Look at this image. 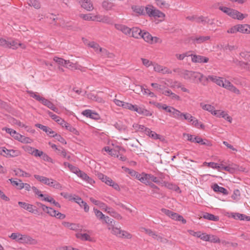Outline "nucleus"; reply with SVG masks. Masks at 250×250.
<instances>
[{
	"label": "nucleus",
	"instance_id": "1",
	"mask_svg": "<svg viewBox=\"0 0 250 250\" xmlns=\"http://www.w3.org/2000/svg\"><path fill=\"white\" fill-rule=\"evenodd\" d=\"M184 74L183 78L187 80L192 81L193 83L197 82L198 80L199 82L203 84V82L204 80L205 76L198 72L190 71L185 69L183 71Z\"/></svg>",
	"mask_w": 250,
	"mask_h": 250
},
{
	"label": "nucleus",
	"instance_id": "2",
	"mask_svg": "<svg viewBox=\"0 0 250 250\" xmlns=\"http://www.w3.org/2000/svg\"><path fill=\"white\" fill-rule=\"evenodd\" d=\"M28 92L31 97L34 98L37 101L40 102L44 105L47 106L48 108L57 113L59 114L60 113L59 109L55 107L54 104L48 100L40 96L37 93L32 91H28Z\"/></svg>",
	"mask_w": 250,
	"mask_h": 250
},
{
	"label": "nucleus",
	"instance_id": "3",
	"mask_svg": "<svg viewBox=\"0 0 250 250\" xmlns=\"http://www.w3.org/2000/svg\"><path fill=\"white\" fill-rule=\"evenodd\" d=\"M161 211L163 213L174 220L181 221L184 224H186L187 222L186 220L182 215H179L177 213L174 212L166 208H162Z\"/></svg>",
	"mask_w": 250,
	"mask_h": 250
},
{
	"label": "nucleus",
	"instance_id": "4",
	"mask_svg": "<svg viewBox=\"0 0 250 250\" xmlns=\"http://www.w3.org/2000/svg\"><path fill=\"white\" fill-rule=\"evenodd\" d=\"M208 81H211L216 83L217 85L221 86H222L224 82V81H223V78L221 77L213 75H209L208 77L205 76L204 80L203 82V85H207Z\"/></svg>",
	"mask_w": 250,
	"mask_h": 250
},
{
	"label": "nucleus",
	"instance_id": "5",
	"mask_svg": "<svg viewBox=\"0 0 250 250\" xmlns=\"http://www.w3.org/2000/svg\"><path fill=\"white\" fill-rule=\"evenodd\" d=\"M19 243L28 245H36L38 241L29 235L21 234L19 238Z\"/></svg>",
	"mask_w": 250,
	"mask_h": 250
},
{
	"label": "nucleus",
	"instance_id": "6",
	"mask_svg": "<svg viewBox=\"0 0 250 250\" xmlns=\"http://www.w3.org/2000/svg\"><path fill=\"white\" fill-rule=\"evenodd\" d=\"M18 204L21 208L27 210L32 213L38 215L40 214L38 208L31 204L21 201L18 202Z\"/></svg>",
	"mask_w": 250,
	"mask_h": 250
},
{
	"label": "nucleus",
	"instance_id": "7",
	"mask_svg": "<svg viewBox=\"0 0 250 250\" xmlns=\"http://www.w3.org/2000/svg\"><path fill=\"white\" fill-rule=\"evenodd\" d=\"M2 151V152H1V154L6 157H14L19 156L21 154L20 151L18 150L8 149L5 147H3Z\"/></svg>",
	"mask_w": 250,
	"mask_h": 250
},
{
	"label": "nucleus",
	"instance_id": "8",
	"mask_svg": "<svg viewBox=\"0 0 250 250\" xmlns=\"http://www.w3.org/2000/svg\"><path fill=\"white\" fill-rule=\"evenodd\" d=\"M191 61L195 63H207L209 59L206 57L197 55H191Z\"/></svg>",
	"mask_w": 250,
	"mask_h": 250
},
{
	"label": "nucleus",
	"instance_id": "9",
	"mask_svg": "<svg viewBox=\"0 0 250 250\" xmlns=\"http://www.w3.org/2000/svg\"><path fill=\"white\" fill-rule=\"evenodd\" d=\"M195 21L198 23H201L204 25H205L206 23L211 25L214 23L213 19H209L208 17H205L203 16H196Z\"/></svg>",
	"mask_w": 250,
	"mask_h": 250
},
{
	"label": "nucleus",
	"instance_id": "10",
	"mask_svg": "<svg viewBox=\"0 0 250 250\" xmlns=\"http://www.w3.org/2000/svg\"><path fill=\"white\" fill-rule=\"evenodd\" d=\"M115 27L117 30L121 31L126 35H131V29L125 25L115 24Z\"/></svg>",
	"mask_w": 250,
	"mask_h": 250
},
{
	"label": "nucleus",
	"instance_id": "11",
	"mask_svg": "<svg viewBox=\"0 0 250 250\" xmlns=\"http://www.w3.org/2000/svg\"><path fill=\"white\" fill-rule=\"evenodd\" d=\"M82 8L88 11H91L94 9L93 3L91 0H81L79 1Z\"/></svg>",
	"mask_w": 250,
	"mask_h": 250
},
{
	"label": "nucleus",
	"instance_id": "12",
	"mask_svg": "<svg viewBox=\"0 0 250 250\" xmlns=\"http://www.w3.org/2000/svg\"><path fill=\"white\" fill-rule=\"evenodd\" d=\"M145 134L154 140L158 139L161 141H163L164 140L163 137L161 135L157 134L155 132L152 131L150 129L147 127L146 129Z\"/></svg>",
	"mask_w": 250,
	"mask_h": 250
},
{
	"label": "nucleus",
	"instance_id": "13",
	"mask_svg": "<svg viewBox=\"0 0 250 250\" xmlns=\"http://www.w3.org/2000/svg\"><path fill=\"white\" fill-rule=\"evenodd\" d=\"M82 114L86 117H88L93 119H99L100 117L98 114L93 112L91 110L86 109L83 111Z\"/></svg>",
	"mask_w": 250,
	"mask_h": 250
},
{
	"label": "nucleus",
	"instance_id": "14",
	"mask_svg": "<svg viewBox=\"0 0 250 250\" xmlns=\"http://www.w3.org/2000/svg\"><path fill=\"white\" fill-rule=\"evenodd\" d=\"M65 67L67 68L72 70H81L82 66L78 64L77 62L73 63L69 60H67Z\"/></svg>",
	"mask_w": 250,
	"mask_h": 250
},
{
	"label": "nucleus",
	"instance_id": "15",
	"mask_svg": "<svg viewBox=\"0 0 250 250\" xmlns=\"http://www.w3.org/2000/svg\"><path fill=\"white\" fill-rule=\"evenodd\" d=\"M191 39L194 43L200 44L206 42V41L209 40L210 39V37L208 36L192 37Z\"/></svg>",
	"mask_w": 250,
	"mask_h": 250
},
{
	"label": "nucleus",
	"instance_id": "16",
	"mask_svg": "<svg viewBox=\"0 0 250 250\" xmlns=\"http://www.w3.org/2000/svg\"><path fill=\"white\" fill-rule=\"evenodd\" d=\"M79 171V172L77 173V175L78 177L90 184H92L94 183V181L91 178L89 177L84 172L81 171V170Z\"/></svg>",
	"mask_w": 250,
	"mask_h": 250
},
{
	"label": "nucleus",
	"instance_id": "17",
	"mask_svg": "<svg viewBox=\"0 0 250 250\" xmlns=\"http://www.w3.org/2000/svg\"><path fill=\"white\" fill-rule=\"evenodd\" d=\"M34 177L40 182H42L47 186H50L51 184H53L52 182H51L52 179H49L47 177L36 174L34 175Z\"/></svg>",
	"mask_w": 250,
	"mask_h": 250
},
{
	"label": "nucleus",
	"instance_id": "18",
	"mask_svg": "<svg viewBox=\"0 0 250 250\" xmlns=\"http://www.w3.org/2000/svg\"><path fill=\"white\" fill-rule=\"evenodd\" d=\"M131 29V34L133 38L139 39L141 38L143 32L142 30L138 27H133Z\"/></svg>",
	"mask_w": 250,
	"mask_h": 250
},
{
	"label": "nucleus",
	"instance_id": "19",
	"mask_svg": "<svg viewBox=\"0 0 250 250\" xmlns=\"http://www.w3.org/2000/svg\"><path fill=\"white\" fill-rule=\"evenodd\" d=\"M211 188L215 192L222 193L224 195H228L229 194L228 190L225 188L219 187L217 184H213Z\"/></svg>",
	"mask_w": 250,
	"mask_h": 250
},
{
	"label": "nucleus",
	"instance_id": "20",
	"mask_svg": "<svg viewBox=\"0 0 250 250\" xmlns=\"http://www.w3.org/2000/svg\"><path fill=\"white\" fill-rule=\"evenodd\" d=\"M105 210L109 213L110 215L117 219L121 220L122 219V217L120 214L117 213L111 208L107 206H105Z\"/></svg>",
	"mask_w": 250,
	"mask_h": 250
},
{
	"label": "nucleus",
	"instance_id": "21",
	"mask_svg": "<svg viewBox=\"0 0 250 250\" xmlns=\"http://www.w3.org/2000/svg\"><path fill=\"white\" fill-rule=\"evenodd\" d=\"M156 5L161 9H168L170 5L164 0H155Z\"/></svg>",
	"mask_w": 250,
	"mask_h": 250
},
{
	"label": "nucleus",
	"instance_id": "22",
	"mask_svg": "<svg viewBox=\"0 0 250 250\" xmlns=\"http://www.w3.org/2000/svg\"><path fill=\"white\" fill-rule=\"evenodd\" d=\"M114 6V3L109 0H104L102 2V7L106 10H111Z\"/></svg>",
	"mask_w": 250,
	"mask_h": 250
},
{
	"label": "nucleus",
	"instance_id": "23",
	"mask_svg": "<svg viewBox=\"0 0 250 250\" xmlns=\"http://www.w3.org/2000/svg\"><path fill=\"white\" fill-rule=\"evenodd\" d=\"M145 176L146 177V181L145 183L146 185L149 184L150 181H152L156 183H158L159 182L158 178L152 174H146V175Z\"/></svg>",
	"mask_w": 250,
	"mask_h": 250
},
{
	"label": "nucleus",
	"instance_id": "24",
	"mask_svg": "<svg viewBox=\"0 0 250 250\" xmlns=\"http://www.w3.org/2000/svg\"><path fill=\"white\" fill-rule=\"evenodd\" d=\"M133 12L138 14L139 15H145L144 8L142 6L133 5L131 7Z\"/></svg>",
	"mask_w": 250,
	"mask_h": 250
},
{
	"label": "nucleus",
	"instance_id": "25",
	"mask_svg": "<svg viewBox=\"0 0 250 250\" xmlns=\"http://www.w3.org/2000/svg\"><path fill=\"white\" fill-rule=\"evenodd\" d=\"M203 217L204 219L214 221H218L219 220V218L218 216H215L213 214L207 212L203 215Z\"/></svg>",
	"mask_w": 250,
	"mask_h": 250
},
{
	"label": "nucleus",
	"instance_id": "26",
	"mask_svg": "<svg viewBox=\"0 0 250 250\" xmlns=\"http://www.w3.org/2000/svg\"><path fill=\"white\" fill-rule=\"evenodd\" d=\"M62 225L67 228L73 230H76L79 229V225L76 224L70 223L67 222H63Z\"/></svg>",
	"mask_w": 250,
	"mask_h": 250
},
{
	"label": "nucleus",
	"instance_id": "27",
	"mask_svg": "<svg viewBox=\"0 0 250 250\" xmlns=\"http://www.w3.org/2000/svg\"><path fill=\"white\" fill-rule=\"evenodd\" d=\"M56 153L58 155L62 156L64 158H66L67 159H69L71 157L70 155L67 154L65 149L61 146L59 147V149H57Z\"/></svg>",
	"mask_w": 250,
	"mask_h": 250
},
{
	"label": "nucleus",
	"instance_id": "28",
	"mask_svg": "<svg viewBox=\"0 0 250 250\" xmlns=\"http://www.w3.org/2000/svg\"><path fill=\"white\" fill-rule=\"evenodd\" d=\"M108 229L109 230H111V232L112 234L120 237L121 232V229L120 228L115 227L114 226H112L111 227H108Z\"/></svg>",
	"mask_w": 250,
	"mask_h": 250
},
{
	"label": "nucleus",
	"instance_id": "29",
	"mask_svg": "<svg viewBox=\"0 0 250 250\" xmlns=\"http://www.w3.org/2000/svg\"><path fill=\"white\" fill-rule=\"evenodd\" d=\"M136 112L140 114H142L146 116H150L152 115L151 113L148 110L140 107H137Z\"/></svg>",
	"mask_w": 250,
	"mask_h": 250
},
{
	"label": "nucleus",
	"instance_id": "30",
	"mask_svg": "<svg viewBox=\"0 0 250 250\" xmlns=\"http://www.w3.org/2000/svg\"><path fill=\"white\" fill-rule=\"evenodd\" d=\"M238 32L243 34H249V31H248V24H238Z\"/></svg>",
	"mask_w": 250,
	"mask_h": 250
},
{
	"label": "nucleus",
	"instance_id": "31",
	"mask_svg": "<svg viewBox=\"0 0 250 250\" xmlns=\"http://www.w3.org/2000/svg\"><path fill=\"white\" fill-rule=\"evenodd\" d=\"M200 106L203 109L210 112L213 115V113L215 110V108L214 106L210 104H205L203 103H201Z\"/></svg>",
	"mask_w": 250,
	"mask_h": 250
},
{
	"label": "nucleus",
	"instance_id": "32",
	"mask_svg": "<svg viewBox=\"0 0 250 250\" xmlns=\"http://www.w3.org/2000/svg\"><path fill=\"white\" fill-rule=\"evenodd\" d=\"M141 38H143L146 42L150 43H152V36L148 32H143Z\"/></svg>",
	"mask_w": 250,
	"mask_h": 250
},
{
	"label": "nucleus",
	"instance_id": "33",
	"mask_svg": "<svg viewBox=\"0 0 250 250\" xmlns=\"http://www.w3.org/2000/svg\"><path fill=\"white\" fill-rule=\"evenodd\" d=\"M29 5L34 7L36 9H39L41 7L40 0H28Z\"/></svg>",
	"mask_w": 250,
	"mask_h": 250
},
{
	"label": "nucleus",
	"instance_id": "34",
	"mask_svg": "<svg viewBox=\"0 0 250 250\" xmlns=\"http://www.w3.org/2000/svg\"><path fill=\"white\" fill-rule=\"evenodd\" d=\"M132 127L135 130L136 132L141 131L144 132L145 133L146 132V129L147 128V127L144 125L137 124H134L132 125Z\"/></svg>",
	"mask_w": 250,
	"mask_h": 250
},
{
	"label": "nucleus",
	"instance_id": "35",
	"mask_svg": "<svg viewBox=\"0 0 250 250\" xmlns=\"http://www.w3.org/2000/svg\"><path fill=\"white\" fill-rule=\"evenodd\" d=\"M114 126L120 131H125L127 129L126 126L123 125V124L121 122H119L115 124Z\"/></svg>",
	"mask_w": 250,
	"mask_h": 250
},
{
	"label": "nucleus",
	"instance_id": "36",
	"mask_svg": "<svg viewBox=\"0 0 250 250\" xmlns=\"http://www.w3.org/2000/svg\"><path fill=\"white\" fill-rule=\"evenodd\" d=\"M14 172H15V174L19 176L29 177L30 176L28 173H27L20 168L14 170Z\"/></svg>",
	"mask_w": 250,
	"mask_h": 250
},
{
	"label": "nucleus",
	"instance_id": "37",
	"mask_svg": "<svg viewBox=\"0 0 250 250\" xmlns=\"http://www.w3.org/2000/svg\"><path fill=\"white\" fill-rule=\"evenodd\" d=\"M145 175H146V173H145L143 172L141 174H140L137 172L134 177L142 183L145 184L146 181V177Z\"/></svg>",
	"mask_w": 250,
	"mask_h": 250
},
{
	"label": "nucleus",
	"instance_id": "38",
	"mask_svg": "<svg viewBox=\"0 0 250 250\" xmlns=\"http://www.w3.org/2000/svg\"><path fill=\"white\" fill-rule=\"evenodd\" d=\"M88 45L90 47L93 48L95 51L97 52H101L103 50L102 48H101L98 43L94 42H89Z\"/></svg>",
	"mask_w": 250,
	"mask_h": 250
},
{
	"label": "nucleus",
	"instance_id": "39",
	"mask_svg": "<svg viewBox=\"0 0 250 250\" xmlns=\"http://www.w3.org/2000/svg\"><path fill=\"white\" fill-rule=\"evenodd\" d=\"M151 17H153L155 18H164L165 17V14L160 10L156 9L155 8L153 15Z\"/></svg>",
	"mask_w": 250,
	"mask_h": 250
},
{
	"label": "nucleus",
	"instance_id": "40",
	"mask_svg": "<svg viewBox=\"0 0 250 250\" xmlns=\"http://www.w3.org/2000/svg\"><path fill=\"white\" fill-rule=\"evenodd\" d=\"M76 237L82 240L90 241V236L87 233H77Z\"/></svg>",
	"mask_w": 250,
	"mask_h": 250
},
{
	"label": "nucleus",
	"instance_id": "41",
	"mask_svg": "<svg viewBox=\"0 0 250 250\" xmlns=\"http://www.w3.org/2000/svg\"><path fill=\"white\" fill-rule=\"evenodd\" d=\"M171 113H172L173 118H176L178 120L181 119V115L182 113L181 112L178 110L176 109L175 108H174Z\"/></svg>",
	"mask_w": 250,
	"mask_h": 250
},
{
	"label": "nucleus",
	"instance_id": "42",
	"mask_svg": "<svg viewBox=\"0 0 250 250\" xmlns=\"http://www.w3.org/2000/svg\"><path fill=\"white\" fill-rule=\"evenodd\" d=\"M64 127L71 132H72L73 134L75 135H78V131L73 126H72L69 124L66 123L65 124Z\"/></svg>",
	"mask_w": 250,
	"mask_h": 250
},
{
	"label": "nucleus",
	"instance_id": "43",
	"mask_svg": "<svg viewBox=\"0 0 250 250\" xmlns=\"http://www.w3.org/2000/svg\"><path fill=\"white\" fill-rule=\"evenodd\" d=\"M137 107L138 106L136 105H133L130 103H125L123 108L128 109L132 111H136V108H137Z\"/></svg>",
	"mask_w": 250,
	"mask_h": 250
},
{
	"label": "nucleus",
	"instance_id": "44",
	"mask_svg": "<svg viewBox=\"0 0 250 250\" xmlns=\"http://www.w3.org/2000/svg\"><path fill=\"white\" fill-rule=\"evenodd\" d=\"M53 60L57 62L58 64L60 65H62L65 67V63L67 60H65L62 58H59L57 57H55L53 58Z\"/></svg>",
	"mask_w": 250,
	"mask_h": 250
},
{
	"label": "nucleus",
	"instance_id": "45",
	"mask_svg": "<svg viewBox=\"0 0 250 250\" xmlns=\"http://www.w3.org/2000/svg\"><path fill=\"white\" fill-rule=\"evenodd\" d=\"M103 220L106 224L108 225V227H111L112 226H114L115 222L114 220L110 218L108 216H104Z\"/></svg>",
	"mask_w": 250,
	"mask_h": 250
},
{
	"label": "nucleus",
	"instance_id": "46",
	"mask_svg": "<svg viewBox=\"0 0 250 250\" xmlns=\"http://www.w3.org/2000/svg\"><path fill=\"white\" fill-rule=\"evenodd\" d=\"M132 235L128 232H127L125 230H121V232L120 238L131 239L132 238Z\"/></svg>",
	"mask_w": 250,
	"mask_h": 250
},
{
	"label": "nucleus",
	"instance_id": "47",
	"mask_svg": "<svg viewBox=\"0 0 250 250\" xmlns=\"http://www.w3.org/2000/svg\"><path fill=\"white\" fill-rule=\"evenodd\" d=\"M240 56L242 58L250 62V52H242L240 53Z\"/></svg>",
	"mask_w": 250,
	"mask_h": 250
},
{
	"label": "nucleus",
	"instance_id": "48",
	"mask_svg": "<svg viewBox=\"0 0 250 250\" xmlns=\"http://www.w3.org/2000/svg\"><path fill=\"white\" fill-rule=\"evenodd\" d=\"M104 149L108 152V153L111 156H117L118 157L119 156L117 154V152L114 149H111L109 146L104 147Z\"/></svg>",
	"mask_w": 250,
	"mask_h": 250
},
{
	"label": "nucleus",
	"instance_id": "49",
	"mask_svg": "<svg viewBox=\"0 0 250 250\" xmlns=\"http://www.w3.org/2000/svg\"><path fill=\"white\" fill-rule=\"evenodd\" d=\"M183 136L184 137H187V139L188 141L193 143H196V141L195 139L198 138L199 137L198 136H194L193 135L187 133H184Z\"/></svg>",
	"mask_w": 250,
	"mask_h": 250
},
{
	"label": "nucleus",
	"instance_id": "50",
	"mask_svg": "<svg viewBox=\"0 0 250 250\" xmlns=\"http://www.w3.org/2000/svg\"><path fill=\"white\" fill-rule=\"evenodd\" d=\"M9 180L10 181L11 183L14 186H16L17 187V188L20 189V185L21 184H22V181L21 180L18 179L17 180H14L12 178L9 179Z\"/></svg>",
	"mask_w": 250,
	"mask_h": 250
},
{
	"label": "nucleus",
	"instance_id": "51",
	"mask_svg": "<svg viewBox=\"0 0 250 250\" xmlns=\"http://www.w3.org/2000/svg\"><path fill=\"white\" fill-rule=\"evenodd\" d=\"M146 14L149 16L151 17L153 15L154 7L152 5H148L145 8Z\"/></svg>",
	"mask_w": 250,
	"mask_h": 250
},
{
	"label": "nucleus",
	"instance_id": "52",
	"mask_svg": "<svg viewBox=\"0 0 250 250\" xmlns=\"http://www.w3.org/2000/svg\"><path fill=\"white\" fill-rule=\"evenodd\" d=\"M20 142L22 143L30 144L33 142V141L31 138L21 135V139H20Z\"/></svg>",
	"mask_w": 250,
	"mask_h": 250
},
{
	"label": "nucleus",
	"instance_id": "53",
	"mask_svg": "<svg viewBox=\"0 0 250 250\" xmlns=\"http://www.w3.org/2000/svg\"><path fill=\"white\" fill-rule=\"evenodd\" d=\"M10 122L13 124L18 125L19 126L24 127L25 128H27V126H26L22 123L20 121H18V120H17L16 119H14V118L11 119Z\"/></svg>",
	"mask_w": 250,
	"mask_h": 250
},
{
	"label": "nucleus",
	"instance_id": "54",
	"mask_svg": "<svg viewBox=\"0 0 250 250\" xmlns=\"http://www.w3.org/2000/svg\"><path fill=\"white\" fill-rule=\"evenodd\" d=\"M209 242L215 243H219L220 242V239L215 235H209Z\"/></svg>",
	"mask_w": 250,
	"mask_h": 250
},
{
	"label": "nucleus",
	"instance_id": "55",
	"mask_svg": "<svg viewBox=\"0 0 250 250\" xmlns=\"http://www.w3.org/2000/svg\"><path fill=\"white\" fill-rule=\"evenodd\" d=\"M240 196V192L239 189H236L233 191L231 198L234 200H238Z\"/></svg>",
	"mask_w": 250,
	"mask_h": 250
},
{
	"label": "nucleus",
	"instance_id": "56",
	"mask_svg": "<svg viewBox=\"0 0 250 250\" xmlns=\"http://www.w3.org/2000/svg\"><path fill=\"white\" fill-rule=\"evenodd\" d=\"M80 17L85 21H93V17L91 16V14H80Z\"/></svg>",
	"mask_w": 250,
	"mask_h": 250
},
{
	"label": "nucleus",
	"instance_id": "57",
	"mask_svg": "<svg viewBox=\"0 0 250 250\" xmlns=\"http://www.w3.org/2000/svg\"><path fill=\"white\" fill-rule=\"evenodd\" d=\"M102 22L111 24L112 23V20L107 16H102Z\"/></svg>",
	"mask_w": 250,
	"mask_h": 250
},
{
	"label": "nucleus",
	"instance_id": "58",
	"mask_svg": "<svg viewBox=\"0 0 250 250\" xmlns=\"http://www.w3.org/2000/svg\"><path fill=\"white\" fill-rule=\"evenodd\" d=\"M22 148L24 151L30 154L33 155L35 148L30 146H22Z\"/></svg>",
	"mask_w": 250,
	"mask_h": 250
},
{
	"label": "nucleus",
	"instance_id": "59",
	"mask_svg": "<svg viewBox=\"0 0 250 250\" xmlns=\"http://www.w3.org/2000/svg\"><path fill=\"white\" fill-rule=\"evenodd\" d=\"M141 230L142 231H145L146 233L148 234L149 236H151V237H153V236H155V232L154 231H153L150 229H146L145 228H141Z\"/></svg>",
	"mask_w": 250,
	"mask_h": 250
},
{
	"label": "nucleus",
	"instance_id": "60",
	"mask_svg": "<svg viewBox=\"0 0 250 250\" xmlns=\"http://www.w3.org/2000/svg\"><path fill=\"white\" fill-rule=\"evenodd\" d=\"M94 213L97 218L100 219H103L104 218L105 215L99 210L94 208Z\"/></svg>",
	"mask_w": 250,
	"mask_h": 250
},
{
	"label": "nucleus",
	"instance_id": "61",
	"mask_svg": "<svg viewBox=\"0 0 250 250\" xmlns=\"http://www.w3.org/2000/svg\"><path fill=\"white\" fill-rule=\"evenodd\" d=\"M195 140L196 141V143H198L201 145L209 146V144H210L209 142H208V141H207V140H206V141H205L199 137H198V138L195 139Z\"/></svg>",
	"mask_w": 250,
	"mask_h": 250
},
{
	"label": "nucleus",
	"instance_id": "62",
	"mask_svg": "<svg viewBox=\"0 0 250 250\" xmlns=\"http://www.w3.org/2000/svg\"><path fill=\"white\" fill-rule=\"evenodd\" d=\"M51 182H52L53 184L50 185V187H52L56 189H61L62 188V185L58 182L54 180L53 179H51Z\"/></svg>",
	"mask_w": 250,
	"mask_h": 250
},
{
	"label": "nucleus",
	"instance_id": "63",
	"mask_svg": "<svg viewBox=\"0 0 250 250\" xmlns=\"http://www.w3.org/2000/svg\"><path fill=\"white\" fill-rule=\"evenodd\" d=\"M238 24L231 27L227 30L228 33L234 34L238 32Z\"/></svg>",
	"mask_w": 250,
	"mask_h": 250
},
{
	"label": "nucleus",
	"instance_id": "64",
	"mask_svg": "<svg viewBox=\"0 0 250 250\" xmlns=\"http://www.w3.org/2000/svg\"><path fill=\"white\" fill-rule=\"evenodd\" d=\"M141 60L142 61L143 65H144L146 67H148L153 64L152 62L151 61H150L146 59L141 58Z\"/></svg>",
	"mask_w": 250,
	"mask_h": 250
}]
</instances>
